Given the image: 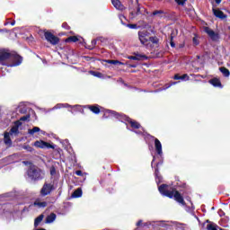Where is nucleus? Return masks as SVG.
I'll return each instance as SVG.
<instances>
[{
	"instance_id": "obj_1",
	"label": "nucleus",
	"mask_w": 230,
	"mask_h": 230,
	"mask_svg": "<svg viewBox=\"0 0 230 230\" xmlns=\"http://www.w3.org/2000/svg\"><path fill=\"white\" fill-rule=\"evenodd\" d=\"M21 64H22V57L19 54H12L4 49H0V66L17 67Z\"/></svg>"
},
{
	"instance_id": "obj_2",
	"label": "nucleus",
	"mask_w": 230,
	"mask_h": 230,
	"mask_svg": "<svg viewBox=\"0 0 230 230\" xmlns=\"http://www.w3.org/2000/svg\"><path fill=\"white\" fill-rule=\"evenodd\" d=\"M103 118H116V119L122 121V123L125 121L126 125H127V123H129V125L131 126L132 128L139 129L138 131L135 130L136 134H143V132H145V129H143L140 123L127 117V115H121L119 113H117L116 111H112L111 110H106L104 111Z\"/></svg>"
},
{
	"instance_id": "obj_3",
	"label": "nucleus",
	"mask_w": 230,
	"mask_h": 230,
	"mask_svg": "<svg viewBox=\"0 0 230 230\" xmlns=\"http://www.w3.org/2000/svg\"><path fill=\"white\" fill-rule=\"evenodd\" d=\"M158 190L161 193V195H164V197H169V199H174L176 202L179 204H181V206L185 205L184 199L179 193V191L175 190H170V187L166 184H162L160 187H158Z\"/></svg>"
},
{
	"instance_id": "obj_4",
	"label": "nucleus",
	"mask_w": 230,
	"mask_h": 230,
	"mask_svg": "<svg viewBox=\"0 0 230 230\" xmlns=\"http://www.w3.org/2000/svg\"><path fill=\"white\" fill-rule=\"evenodd\" d=\"M27 175L31 181H40L44 179V172L36 166H31L27 171Z\"/></svg>"
},
{
	"instance_id": "obj_5",
	"label": "nucleus",
	"mask_w": 230,
	"mask_h": 230,
	"mask_svg": "<svg viewBox=\"0 0 230 230\" xmlns=\"http://www.w3.org/2000/svg\"><path fill=\"white\" fill-rule=\"evenodd\" d=\"M138 39L141 44L146 46L147 49H150V43H148L150 40V36L148 35V31H138Z\"/></svg>"
},
{
	"instance_id": "obj_6",
	"label": "nucleus",
	"mask_w": 230,
	"mask_h": 230,
	"mask_svg": "<svg viewBox=\"0 0 230 230\" xmlns=\"http://www.w3.org/2000/svg\"><path fill=\"white\" fill-rule=\"evenodd\" d=\"M46 40L52 44V46H57L58 42H60V39L58 37L55 36L53 33L49 31H45L44 33Z\"/></svg>"
},
{
	"instance_id": "obj_7",
	"label": "nucleus",
	"mask_w": 230,
	"mask_h": 230,
	"mask_svg": "<svg viewBox=\"0 0 230 230\" xmlns=\"http://www.w3.org/2000/svg\"><path fill=\"white\" fill-rule=\"evenodd\" d=\"M53 190H55V185L53 183L46 182L40 190V194L42 197H46L47 195H49Z\"/></svg>"
},
{
	"instance_id": "obj_8",
	"label": "nucleus",
	"mask_w": 230,
	"mask_h": 230,
	"mask_svg": "<svg viewBox=\"0 0 230 230\" xmlns=\"http://www.w3.org/2000/svg\"><path fill=\"white\" fill-rule=\"evenodd\" d=\"M205 33L208 35V37L213 40L214 42H217L218 39H220V36L218 33L215 32L213 30H211L209 27H205L204 28Z\"/></svg>"
},
{
	"instance_id": "obj_9",
	"label": "nucleus",
	"mask_w": 230,
	"mask_h": 230,
	"mask_svg": "<svg viewBox=\"0 0 230 230\" xmlns=\"http://www.w3.org/2000/svg\"><path fill=\"white\" fill-rule=\"evenodd\" d=\"M34 146H36V148H52V149H55V146L49 144V143H47L45 141H36L34 142Z\"/></svg>"
},
{
	"instance_id": "obj_10",
	"label": "nucleus",
	"mask_w": 230,
	"mask_h": 230,
	"mask_svg": "<svg viewBox=\"0 0 230 230\" xmlns=\"http://www.w3.org/2000/svg\"><path fill=\"white\" fill-rule=\"evenodd\" d=\"M21 125H22L21 123V121H16L14 126L10 129L9 132H7V134H10L11 137H13V136H18L19 134V127H21Z\"/></svg>"
},
{
	"instance_id": "obj_11",
	"label": "nucleus",
	"mask_w": 230,
	"mask_h": 230,
	"mask_svg": "<svg viewBox=\"0 0 230 230\" xmlns=\"http://www.w3.org/2000/svg\"><path fill=\"white\" fill-rule=\"evenodd\" d=\"M155 148L158 155H163V145L161 144V141H159V139L157 138L155 139Z\"/></svg>"
},
{
	"instance_id": "obj_12",
	"label": "nucleus",
	"mask_w": 230,
	"mask_h": 230,
	"mask_svg": "<svg viewBox=\"0 0 230 230\" xmlns=\"http://www.w3.org/2000/svg\"><path fill=\"white\" fill-rule=\"evenodd\" d=\"M12 137L10 134H8V132H5L4 135V143L5 146H7L8 148H10V146H12L13 143H12Z\"/></svg>"
},
{
	"instance_id": "obj_13",
	"label": "nucleus",
	"mask_w": 230,
	"mask_h": 230,
	"mask_svg": "<svg viewBox=\"0 0 230 230\" xmlns=\"http://www.w3.org/2000/svg\"><path fill=\"white\" fill-rule=\"evenodd\" d=\"M212 12L215 15V17H217L218 19H226L227 15L224 14V12H222L219 9H212Z\"/></svg>"
},
{
	"instance_id": "obj_14",
	"label": "nucleus",
	"mask_w": 230,
	"mask_h": 230,
	"mask_svg": "<svg viewBox=\"0 0 230 230\" xmlns=\"http://www.w3.org/2000/svg\"><path fill=\"white\" fill-rule=\"evenodd\" d=\"M208 82L214 87H219L220 89H222V83L220 82V79L213 78V79L209 80Z\"/></svg>"
},
{
	"instance_id": "obj_15",
	"label": "nucleus",
	"mask_w": 230,
	"mask_h": 230,
	"mask_svg": "<svg viewBox=\"0 0 230 230\" xmlns=\"http://www.w3.org/2000/svg\"><path fill=\"white\" fill-rule=\"evenodd\" d=\"M111 4L117 10H125V6L121 4V2H119V0H111Z\"/></svg>"
},
{
	"instance_id": "obj_16",
	"label": "nucleus",
	"mask_w": 230,
	"mask_h": 230,
	"mask_svg": "<svg viewBox=\"0 0 230 230\" xmlns=\"http://www.w3.org/2000/svg\"><path fill=\"white\" fill-rule=\"evenodd\" d=\"M37 132H40V134H42L43 136H44V134H46V132L40 130V128H39V127H34L31 129H28V134H30V136H33V134H37Z\"/></svg>"
},
{
	"instance_id": "obj_17",
	"label": "nucleus",
	"mask_w": 230,
	"mask_h": 230,
	"mask_svg": "<svg viewBox=\"0 0 230 230\" xmlns=\"http://www.w3.org/2000/svg\"><path fill=\"white\" fill-rule=\"evenodd\" d=\"M57 220V214L51 213L46 217V224H53Z\"/></svg>"
},
{
	"instance_id": "obj_18",
	"label": "nucleus",
	"mask_w": 230,
	"mask_h": 230,
	"mask_svg": "<svg viewBox=\"0 0 230 230\" xmlns=\"http://www.w3.org/2000/svg\"><path fill=\"white\" fill-rule=\"evenodd\" d=\"M103 62H106V64H112L113 66H125V63L120 62L119 60L106 59V60H103Z\"/></svg>"
},
{
	"instance_id": "obj_19",
	"label": "nucleus",
	"mask_w": 230,
	"mask_h": 230,
	"mask_svg": "<svg viewBox=\"0 0 230 230\" xmlns=\"http://www.w3.org/2000/svg\"><path fill=\"white\" fill-rule=\"evenodd\" d=\"M68 108L74 110V111H70V112H72V114L74 112H83L84 111V110H82V106L81 105H74V106L70 105V106H68Z\"/></svg>"
},
{
	"instance_id": "obj_20",
	"label": "nucleus",
	"mask_w": 230,
	"mask_h": 230,
	"mask_svg": "<svg viewBox=\"0 0 230 230\" xmlns=\"http://www.w3.org/2000/svg\"><path fill=\"white\" fill-rule=\"evenodd\" d=\"M70 105L67 103H58L55 107L52 108V111H57L58 109H67Z\"/></svg>"
},
{
	"instance_id": "obj_21",
	"label": "nucleus",
	"mask_w": 230,
	"mask_h": 230,
	"mask_svg": "<svg viewBox=\"0 0 230 230\" xmlns=\"http://www.w3.org/2000/svg\"><path fill=\"white\" fill-rule=\"evenodd\" d=\"M87 109H89L92 112H93V114H100V107L96 106H93V105H88L86 106Z\"/></svg>"
},
{
	"instance_id": "obj_22",
	"label": "nucleus",
	"mask_w": 230,
	"mask_h": 230,
	"mask_svg": "<svg viewBox=\"0 0 230 230\" xmlns=\"http://www.w3.org/2000/svg\"><path fill=\"white\" fill-rule=\"evenodd\" d=\"M82 188H78L77 190H75L73 194H72V198L73 199H80V197H82Z\"/></svg>"
},
{
	"instance_id": "obj_23",
	"label": "nucleus",
	"mask_w": 230,
	"mask_h": 230,
	"mask_svg": "<svg viewBox=\"0 0 230 230\" xmlns=\"http://www.w3.org/2000/svg\"><path fill=\"white\" fill-rule=\"evenodd\" d=\"M174 80H190V75H188L187 74H184L183 75H179V74H176L174 75Z\"/></svg>"
},
{
	"instance_id": "obj_24",
	"label": "nucleus",
	"mask_w": 230,
	"mask_h": 230,
	"mask_svg": "<svg viewBox=\"0 0 230 230\" xmlns=\"http://www.w3.org/2000/svg\"><path fill=\"white\" fill-rule=\"evenodd\" d=\"M219 71L222 73V75L224 76H226V78H229V76H230L229 69L222 66V67L219 68Z\"/></svg>"
},
{
	"instance_id": "obj_25",
	"label": "nucleus",
	"mask_w": 230,
	"mask_h": 230,
	"mask_svg": "<svg viewBox=\"0 0 230 230\" xmlns=\"http://www.w3.org/2000/svg\"><path fill=\"white\" fill-rule=\"evenodd\" d=\"M207 229L208 230H224L222 228H220L218 226H217L216 224L210 223L207 226Z\"/></svg>"
},
{
	"instance_id": "obj_26",
	"label": "nucleus",
	"mask_w": 230,
	"mask_h": 230,
	"mask_svg": "<svg viewBox=\"0 0 230 230\" xmlns=\"http://www.w3.org/2000/svg\"><path fill=\"white\" fill-rule=\"evenodd\" d=\"M158 42H159V39H157V37L149 36V41H148L149 48L152 47V44H157Z\"/></svg>"
},
{
	"instance_id": "obj_27",
	"label": "nucleus",
	"mask_w": 230,
	"mask_h": 230,
	"mask_svg": "<svg viewBox=\"0 0 230 230\" xmlns=\"http://www.w3.org/2000/svg\"><path fill=\"white\" fill-rule=\"evenodd\" d=\"M34 206H37V208H46V206H48V203L46 201L36 200L34 202Z\"/></svg>"
},
{
	"instance_id": "obj_28",
	"label": "nucleus",
	"mask_w": 230,
	"mask_h": 230,
	"mask_svg": "<svg viewBox=\"0 0 230 230\" xmlns=\"http://www.w3.org/2000/svg\"><path fill=\"white\" fill-rule=\"evenodd\" d=\"M44 219V215H40L34 221V226L35 227H37V226H39V224H40V222H42V220Z\"/></svg>"
},
{
	"instance_id": "obj_29",
	"label": "nucleus",
	"mask_w": 230,
	"mask_h": 230,
	"mask_svg": "<svg viewBox=\"0 0 230 230\" xmlns=\"http://www.w3.org/2000/svg\"><path fill=\"white\" fill-rule=\"evenodd\" d=\"M137 60H147L148 57L144 54L136 53Z\"/></svg>"
},
{
	"instance_id": "obj_30",
	"label": "nucleus",
	"mask_w": 230,
	"mask_h": 230,
	"mask_svg": "<svg viewBox=\"0 0 230 230\" xmlns=\"http://www.w3.org/2000/svg\"><path fill=\"white\" fill-rule=\"evenodd\" d=\"M95 47H96V40H93L91 42V45L85 46L86 49H94Z\"/></svg>"
},
{
	"instance_id": "obj_31",
	"label": "nucleus",
	"mask_w": 230,
	"mask_h": 230,
	"mask_svg": "<svg viewBox=\"0 0 230 230\" xmlns=\"http://www.w3.org/2000/svg\"><path fill=\"white\" fill-rule=\"evenodd\" d=\"M155 175L156 177V182H161V176H159V169H155Z\"/></svg>"
},
{
	"instance_id": "obj_32",
	"label": "nucleus",
	"mask_w": 230,
	"mask_h": 230,
	"mask_svg": "<svg viewBox=\"0 0 230 230\" xmlns=\"http://www.w3.org/2000/svg\"><path fill=\"white\" fill-rule=\"evenodd\" d=\"M192 42L194 46H199V44L200 43L199 41V36L195 35L194 38L192 39Z\"/></svg>"
},
{
	"instance_id": "obj_33",
	"label": "nucleus",
	"mask_w": 230,
	"mask_h": 230,
	"mask_svg": "<svg viewBox=\"0 0 230 230\" xmlns=\"http://www.w3.org/2000/svg\"><path fill=\"white\" fill-rule=\"evenodd\" d=\"M141 13V7H139V5L137 8V13L136 14L134 13H131L132 18L136 17V15H140Z\"/></svg>"
},
{
	"instance_id": "obj_34",
	"label": "nucleus",
	"mask_w": 230,
	"mask_h": 230,
	"mask_svg": "<svg viewBox=\"0 0 230 230\" xmlns=\"http://www.w3.org/2000/svg\"><path fill=\"white\" fill-rule=\"evenodd\" d=\"M23 150H27V152H33V147H31V146L28 145H24L22 146Z\"/></svg>"
},
{
	"instance_id": "obj_35",
	"label": "nucleus",
	"mask_w": 230,
	"mask_h": 230,
	"mask_svg": "<svg viewBox=\"0 0 230 230\" xmlns=\"http://www.w3.org/2000/svg\"><path fill=\"white\" fill-rule=\"evenodd\" d=\"M90 73L93 75V76H96L97 78H102V73L100 72L91 71Z\"/></svg>"
},
{
	"instance_id": "obj_36",
	"label": "nucleus",
	"mask_w": 230,
	"mask_h": 230,
	"mask_svg": "<svg viewBox=\"0 0 230 230\" xmlns=\"http://www.w3.org/2000/svg\"><path fill=\"white\" fill-rule=\"evenodd\" d=\"M68 40H69L70 42H78V37H76V36L69 37V38H68Z\"/></svg>"
},
{
	"instance_id": "obj_37",
	"label": "nucleus",
	"mask_w": 230,
	"mask_h": 230,
	"mask_svg": "<svg viewBox=\"0 0 230 230\" xmlns=\"http://www.w3.org/2000/svg\"><path fill=\"white\" fill-rule=\"evenodd\" d=\"M177 82H172L171 84H166L165 87L164 89H162V91H166V89H170V87H172V85H176Z\"/></svg>"
},
{
	"instance_id": "obj_38",
	"label": "nucleus",
	"mask_w": 230,
	"mask_h": 230,
	"mask_svg": "<svg viewBox=\"0 0 230 230\" xmlns=\"http://www.w3.org/2000/svg\"><path fill=\"white\" fill-rule=\"evenodd\" d=\"M57 174V169H55L54 166L50 167V175H56Z\"/></svg>"
},
{
	"instance_id": "obj_39",
	"label": "nucleus",
	"mask_w": 230,
	"mask_h": 230,
	"mask_svg": "<svg viewBox=\"0 0 230 230\" xmlns=\"http://www.w3.org/2000/svg\"><path fill=\"white\" fill-rule=\"evenodd\" d=\"M27 119H30V116H23V117H21L20 118V120H18V121H27Z\"/></svg>"
},
{
	"instance_id": "obj_40",
	"label": "nucleus",
	"mask_w": 230,
	"mask_h": 230,
	"mask_svg": "<svg viewBox=\"0 0 230 230\" xmlns=\"http://www.w3.org/2000/svg\"><path fill=\"white\" fill-rule=\"evenodd\" d=\"M127 27L130 28V30H136V28H137V25H136V24H128Z\"/></svg>"
},
{
	"instance_id": "obj_41",
	"label": "nucleus",
	"mask_w": 230,
	"mask_h": 230,
	"mask_svg": "<svg viewBox=\"0 0 230 230\" xmlns=\"http://www.w3.org/2000/svg\"><path fill=\"white\" fill-rule=\"evenodd\" d=\"M190 76H193V78H206V76L202 75H190Z\"/></svg>"
},
{
	"instance_id": "obj_42",
	"label": "nucleus",
	"mask_w": 230,
	"mask_h": 230,
	"mask_svg": "<svg viewBox=\"0 0 230 230\" xmlns=\"http://www.w3.org/2000/svg\"><path fill=\"white\" fill-rule=\"evenodd\" d=\"M155 224L156 226H161L162 227H164L166 226L164 221H157Z\"/></svg>"
},
{
	"instance_id": "obj_43",
	"label": "nucleus",
	"mask_w": 230,
	"mask_h": 230,
	"mask_svg": "<svg viewBox=\"0 0 230 230\" xmlns=\"http://www.w3.org/2000/svg\"><path fill=\"white\" fill-rule=\"evenodd\" d=\"M175 2L177 3V4H184V3H186V0H175Z\"/></svg>"
},
{
	"instance_id": "obj_44",
	"label": "nucleus",
	"mask_w": 230,
	"mask_h": 230,
	"mask_svg": "<svg viewBox=\"0 0 230 230\" xmlns=\"http://www.w3.org/2000/svg\"><path fill=\"white\" fill-rule=\"evenodd\" d=\"M170 44H171V48H175V43L173 42V37L172 36H171V42H170Z\"/></svg>"
},
{
	"instance_id": "obj_45",
	"label": "nucleus",
	"mask_w": 230,
	"mask_h": 230,
	"mask_svg": "<svg viewBox=\"0 0 230 230\" xmlns=\"http://www.w3.org/2000/svg\"><path fill=\"white\" fill-rule=\"evenodd\" d=\"M62 28H64L65 30H69V25H67L66 22L62 23Z\"/></svg>"
},
{
	"instance_id": "obj_46",
	"label": "nucleus",
	"mask_w": 230,
	"mask_h": 230,
	"mask_svg": "<svg viewBox=\"0 0 230 230\" xmlns=\"http://www.w3.org/2000/svg\"><path fill=\"white\" fill-rule=\"evenodd\" d=\"M128 58L129 60H137V58L136 54H135V56H129V57H128Z\"/></svg>"
},
{
	"instance_id": "obj_47",
	"label": "nucleus",
	"mask_w": 230,
	"mask_h": 230,
	"mask_svg": "<svg viewBox=\"0 0 230 230\" xmlns=\"http://www.w3.org/2000/svg\"><path fill=\"white\" fill-rule=\"evenodd\" d=\"M119 19L121 21V24H125V23H123V19H125V16H123V14L119 15Z\"/></svg>"
},
{
	"instance_id": "obj_48",
	"label": "nucleus",
	"mask_w": 230,
	"mask_h": 230,
	"mask_svg": "<svg viewBox=\"0 0 230 230\" xmlns=\"http://www.w3.org/2000/svg\"><path fill=\"white\" fill-rule=\"evenodd\" d=\"M153 224H155V222L145 223L144 226H153Z\"/></svg>"
},
{
	"instance_id": "obj_49",
	"label": "nucleus",
	"mask_w": 230,
	"mask_h": 230,
	"mask_svg": "<svg viewBox=\"0 0 230 230\" xmlns=\"http://www.w3.org/2000/svg\"><path fill=\"white\" fill-rule=\"evenodd\" d=\"M141 224H143V220H139L137 223V226L139 227V226H141Z\"/></svg>"
},
{
	"instance_id": "obj_50",
	"label": "nucleus",
	"mask_w": 230,
	"mask_h": 230,
	"mask_svg": "<svg viewBox=\"0 0 230 230\" xmlns=\"http://www.w3.org/2000/svg\"><path fill=\"white\" fill-rule=\"evenodd\" d=\"M75 174H77L79 177H81V175H82V171H76V172H75Z\"/></svg>"
},
{
	"instance_id": "obj_51",
	"label": "nucleus",
	"mask_w": 230,
	"mask_h": 230,
	"mask_svg": "<svg viewBox=\"0 0 230 230\" xmlns=\"http://www.w3.org/2000/svg\"><path fill=\"white\" fill-rule=\"evenodd\" d=\"M159 13H161V11H155V12L153 13V15H157V14H159Z\"/></svg>"
},
{
	"instance_id": "obj_52",
	"label": "nucleus",
	"mask_w": 230,
	"mask_h": 230,
	"mask_svg": "<svg viewBox=\"0 0 230 230\" xmlns=\"http://www.w3.org/2000/svg\"><path fill=\"white\" fill-rule=\"evenodd\" d=\"M215 2L217 3V4H220V3H222V0H215Z\"/></svg>"
},
{
	"instance_id": "obj_53",
	"label": "nucleus",
	"mask_w": 230,
	"mask_h": 230,
	"mask_svg": "<svg viewBox=\"0 0 230 230\" xmlns=\"http://www.w3.org/2000/svg\"><path fill=\"white\" fill-rule=\"evenodd\" d=\"M11 26H15V21L11 22Z\"/></svg>"
},
{
	"instance_id": "obj_54",
	"label": "nucleus",
	"mask_w": 230,
	"mask_h": 230,
	"mask_svg": "<svg viewBox=\"0 0 230 230\" xmlns=\"http://www.w3.org/2000/svg\"><path fill=\"white\" fill-rule=\"evenodd\" d=\"M20 112L24 113L26 112V110H19Z\"/></svg>"
},
{
	"instance_id": "obj_55",
	"label": "nucleus",
	"mask_w": 230,
	"mask_h": 230,
	"mask_svg": "<svg viewBox=\"0 0 230 230\" xmlns=\"http://www.w3.org/2000/svg\"><path fill=\"white\" fill-rule=\"evenodd\" d=\"M154 161H155V159H153V161H152V163H151V165H152V166H154Z\"/></svg>"
},
{
	"instance_id": "obj_56",
	"label": "nucleus",
	"mask_w": 230,
	"mask_h": 230,
	"mask_svg": "<svg viewBox=\"0 0 230 230\" xmlns=\"http://www.w3.org/2000/svg\"><path fill=\"white\" fill-rule=\"evenodd\" d=\"M130 67H136V65H131Z\"/></svg>"
},
{
	"instance_id": "obj_57",
	"label": "nucleus",
	"mask_w": 230,
	"mask_h": 230,
	"mask_svg": "<svg viewBox=\"0 0 230 230\" xmlns=\"http://www.w3.org/2000/svg\"><path fill=\"white\" fill-rule=\"evenodd\" d=\"M180 48H184V46H183V45H181Z\"/></svg>"
},
{
	"instance_id": "obj_58",
	"label": "nucleus",
	"mask_w": 230,
	"mask_h": 230,
	"mask_svg": "<svg viewBox=\"0 0 230 230\" xmlns=\"http://www.w3.org/2000/svg\"><path fill=\"white\" fill-rule=\"evenodd\" d=\"M137 1V3H139V0H136Z\"/></svg>"
},
{
	"instance_id": "obj_59",
	"label": "nucleus",
	"mask_w": 230,
	"mask_h": 230,
	"mask_svg": "<svg viewBox=\"0 0 230 230\" xmlns=\"http://www.w3.org/2000/svg\"><path fill=\"white\" fill-rule=\"evenodd\" d=\"M198 57V58H200V56H197Z\"/></svg>"
}]
</instances>
